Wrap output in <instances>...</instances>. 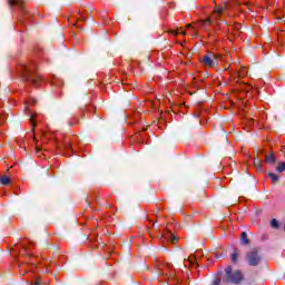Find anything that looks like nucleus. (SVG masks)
Instances as JSON below:
<instances>
[{
    "label": "nucleus",
    "instance_id": "1",
    "mask_svg": "<svg viewBox=\"0 0 285 285\" xmlns=\"http://www.w3.org/2000/svg\"><path fill=\"white\" fill-rule=\"evenodd\" d=\"M17 71L19 72L20 77H22L23 81L30 83V86H35L39 88L41 83H43V77L37 72V63L29 62V63H20L17 67Z\"/></svg>",
    "mask_w": 285,
    "mask_h": 285
},
{
    "label": "nucleus",
    "instance_id": "2",
    "mask_svg": "<svg viewBox=\"0 0 285 285\" xmlns=\"http://www.w3.org/2000/svg\"><path fill=\"white\" fill-rule=\"evenodd\" d=\"M156 269L159 279H163V282H168L170 278L175 279V269H173V264L158 261L156 263Z\"/></svg>",
    "mask_w": 285,
    "mask_h": 285
},
{
    "label": "nucleus",
    "instance_id": "3",
    "mask_svg": "<svg viewBox=\"0 0 285 285\" xmlns=\"http://www.w3.org/2000/svg\"><path fill=\"white\" fill-rule=\"evenodd\" d=\"M264 256L262 255V249L259 247H254L249 249L245 255V262L248 266L256 267L262 264Z\"/></svg>",
    "mask_w": 285,
    "mask_h": 285
},
{
    "label": "nucleus",
    "instance_id": "4",
    "mask_svg": "<svg viewBox=\"0 0 285 285\" xmlns=\"http://www.w3.org/2000/svg\"><path fill=\"white\" fill-rule=\"evenodd\" d=\"M222 14H224V8L217 9L216 11H214L212 18H207L206 20H204L205 26H213L214 35H217V32L222 30V20L219 19Z\"/></svg>",
    "mask_w": 285,
    "mask_h": 285
},
{
    "label": "nucleus",
    "instance_id": "5",
    "mask_svg": "<svg viewBox=\"0 0 285 285\" xmlns=\"http://www.w3.org/2000/svg\"><path fill=\"white\" fill-rule=\"evenodd\" d=\"M10 8H18L19 10V21L23 23L26 19H30V11L26 8L23 0H8Z\"/></svg>",
    "mask_w": 285,
    "mask_h": 285
},
{
    "label": "nucleus",
    "instance_id": "6",
    "mask_svg": "<svg viewBox=\"0 0 285 285\" xmlns=\"http://www.w3.org/2000/svg\"><path fill=\"white\" fill-rule=\"evenodd\" d=\"M225 279L232 284H239L244 282V274L239 269L233 272V266H227L225 268Z\"/></svg>",
    "mask_w": 285,
    "mask_h": 285
},
{
    "label": "nucleus",
    "instance_id": "7",
    "mask_svg": "<svg viewBox=\"0 0 285 285\" xmlns=\"http://www.w3.org/2000/svg\"><path fill=\"white\" fill-rule=\"evenodd\" d=\"M222 59L219 53L208 51L203 58L200 59V63L205 66V68H215L217 66V61Z\"/></svg>",
    "mask_w": 285,
    "mask_h": 285
},
{
    "label": "nucleus",
    "instance_id": "8",
    "mask_svg": "<svg viewBox=\"0 0 285 285\" xmlns=\"http://www.w3.org/2000/svg\"><path fill=\"white\" fill-rule=\"evenodd\" d=\"M89 242L90 248H106V244H104V240H101L99 237L95 238L94 236H90Z\"/></svg>",
    "mask_w": 285,
    "mask_h": 285
},
{
    "label": "nucleus",
    "instance_id": "9",
    "mask_svg": "<svg viewBox=\"0 0 285 285\" xmlns=\"http://www.w3.org/2000/svg\"><path fill=\"white\" fill-rule=\"evenodd\" d=\"M160 239H167V242H171V244H177V237L168 227H166V232L160 235Z\"/></svg>",
    "mask_w": 285,
    "mask_h": 285
},
{
    "label": "nucleus",
    "instance_id": "10",
    "mask_svg": "<svg viewBox=\"0 0 285 285\" xmlns=\"http://www.w3.org/2000/svg\"><path fill=\"white\" fill-rule=\"evenodd\" d=\"M22 250L24 253H28L29 250H32V248H35V242L26 238L21 244H20Z\"/></svg>",
    "mask_w": 285,
    "mask_h": 285
},
{
    "label": "nucleus",
    "instance_id": "11",
    "mask_svg": "<svg viewBox=\"0 0 285 285\" xmlns=\"http://www.w3.org/2000/svg\"><path fill=\"white\" fill-rule=\"evenodd\" d=\"M36 264L35 261H29L27 263H21L18 265L20 275H26L28 273V269H26V266H33Z\"/></svg>",
    "mask_w": 285,
    "mask_h": 285
},
{
    "label": "nucleus",
    "instance_id": "12",
    "mask_svg": "<svg viewBox=\"0 0 285 285\" xmlns=\"http://www.w3.org/2000/svg\"><path fill=\"white\" fill-rule=\"evenodd\" d=\"M240 244L243 246H248L250 244V239H248V234H246V232H242L240 234Z\"/></svg>",
    "mask_w": 285,
    "mask_h": 285
},
{
    "label": "nucleus",
    "instance_id": "13",
    "mask_svg": "<svg viewBox=\"0 0 285 285\" xmlns=\"http://www.w3.org/2000/svg\"><path fill=\"white\" fill-rule=\"evenodd\" d=\"M239 255H240L239 249L235 248L233 254L230 255V259H232L233 264H237V262H239Z\"/></svg>",
    "mask_w": 285,
    "mask_h": 285
},
{
    "label": "nucleus",
    "instance_id": "14",
    "mask_svg": "<svg viewBox=\"0 0 285 285\" xmlns=\"http://www.w3.org/2000/svg\"><path fill=\"white\" fill-rule=\"evenodd\" d=\"M265 164H275L277 161V158H275L274 154H269V155H265V159H264Z\"/></svg>",
    "mask_w": 285,
    "mask_h": 285
},
{
    "label": "nucleus",
    "instance_id": "15",
    "mask_svg": "<svg viewBox=\"0 0 285 285\" xmlns=\"http://www.w3.org/2000/svg\"><path fill=\"white\" fill-rule=\"evenodd\" d=\"M246 68H242L240 71H236L234 72V75H232V77H234V79H242V77H246Z\"/></svg>",
    "mask_w": 285,
    "mask_h": 285
},
{
    "label": "nucleus",
    "instance_id": "16",
    "mask_svg": "<svg viewBox=\"0 0 285 285\" xmlns=\"http://www.w3.org/2000/svg\"><path fill=\"white\" fill-rule=\"evenodd\" d=\"M36 117H37V114H32L29 119L32 131H35V128H37V121L35 120Z\"/></svg>",
    "mask_w": 285,
    "mask_h": 285
},
{
    "label": "nucleus",
    "instance_id": "17",
    "mask_svg": "<svg viewBox=\"0 0 285 285\" xmlns=\"http://www.w3.org/2000/svg\"><path fill=\"white\" fill-rule=\"evenodd\" d=\"M267 177H269V179H272L273 184H277L279 181V176H277L276 174L268 173Z\"/></svg>",
    "mask_w": 285,
    "mask_h": 285
},
{
    "label": "nucleus",
    "instance_id": "18",
    "mask_svg": "<svg viewBox=\"0 0 285 285\" xmlns=\"http://www.w3.org/2000/svg\"><path fill=\"white\" fill-rule=\"evenodd\" d=\"M62 148L67 150V153H72V144H70L68 140L63 142Z\"/></svg>",
    "mask_w": 285,
    "mask_h": 285
},
{
    "label": "nucleus",
    "instance_id": "19",
    "mask_svg": "<svg viewBox=\"0 0 285 285\" xmlns=\"http://www.w3.org/2000/svg\"><path fill=\"white\" fill-rule=\"evenodd\" d=\"M0 184H1L2 186H8V185L10 184V178H8V176H2V177L0 178Z\"/></svg>",
    "mask_w": 285,
    "mask_h": 285
},
{
    "label": "nucleus",
    "instance_id": "20",
    "mask_svg": "<svg viewBox=\"0 0 285 285\" xmlns=\"http://www.w3.org/2000/svg\"><path fill=\"white\" fill-rule=\"evenodd\" d=\"M254 166L257 170H262V160L259 158L254 159Z\"/></svg>",
    "mask_w": 285,
    "mask_h": 285
},
{
    "label": "nucleus",
    "instance_id": "21",
    "mask_svg": "<svg viewBox=\"0 0 285 285\" xmlns=\"http://www.w3.org/2000/svg\"><path fill=\"white\" fill-rule=\"evenodd\" d=\"M43 282H41V277L37 276L31 283L30 285H42Z\"/></svg>",
    "mask_w": 285,
    "mask_h": 285
},
{
    "label": "nucleus",
    "instance_id": "22",
    "mask_svg": "<svg viewBox=\"0 0 285 285\" xmlns=\"http://www.w3.org/2000/svg\"><path fill=\"white\" fill-rule=\"evenodd\" d=\"M277 173H284L285 170V163H279L276 167Z\"/></svg>",
    "mask_w": 285,
    "mask_h": 285
},
{
    "label": "nucleus",
    "instance_id": "23",
    "mask_svg": "<svg viewBox=\"0 0 285 285\" xmlns=\"http://www.w3.org/2000/svg\"><path fill=\"white\" fill-rule=\"evenodd\" d=\"M185 266H193L195 264V256L190 257L189 259L185 261Z\"/></svg>",
    "mask_w": 285,
    "mask_h": 285
},
{
    "label": "nucleus",
    "instance_id": "24",
    "mask_svg": "<svg viewBox=\"0 0 285 285\" xmlns=\"http://www.w3.org/2000/svg\"><path fill=\"white\" fill-rule=\"evenodd\" d=\"M271 226L272 228H279V222L274 218L271 220Z\"/></svg>",
    "mask_w": 285,
    "mask_h": 285
},
{
    "label": "nucleus",
    "instance_id": "25",
    "mask_svg": "<svg viewBox=\"0 0 285 285\" xmlns=\"http://www.w3.org/2000/svg\"><path fill=\"white\" fill-rule=\"evenodd\" d=\"M170 35H174L175 37H177V35H186V31H183L181 29H178L177 31L171 30Z\"/></svg>",
    "mask_w": 285,
    "mask_h": 285
},
{
    "label": "nucleus",
    "instance_id": "26",
    "mask_svg": "<svg viewBox=\"0 0 285 285\" xmlns=\"http://www.w3.org/2000/svg\"><path fill=\"white\" fill-rule=\"evenodd\" d=\"M234 30H236L237 32H239L242 30V23H234L233 24Z\"/></svg>",
    "mask_w": 285,
    "mask_h": 285
},
{
    "label": "nucleus",
    "instance_id": "27",
    "mask_svg": "<svg viewBox=\"0 0 285 285\" xmlns=\"http://www.w3.org/2000/svg\"><path fill=\"white\" fill-rule=\"evenodd\" d=\"M8 119V116L4 114H0V124H3Z\"/></svg>",
    "mask_w": 285,
    "mask_h": 285
},
{
    "label": "nucleus",
    "instance_id": "28",
    "mask_svg": "<svg viewBox=\"0 0 285 285\" xmlns=\"http://www.w3.org/2000/svg\"><path fill=\"white\" fill-rule=\"evenodd\" d=\"M219 284H222V278L220 277H216L214 279V282L212 283V285H219Z\"/></svg>",
    "mask_w": 285,
    "mask_h": 285
},
{
    "label": "nucleus",
    "instance_id": "29",
    "mask_svg": "<svg viewBox=\"0 0 285 285\" xmlns=\"http://www.w3.org/2000/svg\"><path fill=\"white\" fill-rule=\"evenodd\" d=\"M77 122H79V120H69V126H75Z\"/></svg>",
    "mask_w": 285,
    "mask_h": 285
},
{
    "label": "nucleus",
    "instance_id": "30",
    "mask_svg": "<svg viewBox=\"0 0 285 285\" xmlns=\"http://www.w3.org/2000/svg\"><path fill=\"white\" fill-rule=\"evenodd\" d=\"M106 253H107V255H110V253H112V250L111 249H107Z\"/></svg>",
    "mask_w": 285,
    "mask_h": 285
},
{
    "label": "nucleus",
    "instance_id": "31",
    "mask_svg": "<svg viewBox=\"0 0 285 285\" xmlns=\"http://www.w3.org/2000/svg\"><path fill=\"white\" fill-rule=\"evenodd\" d=\"M31 104H32V105L37 104V100H32Z\"/></svg>",
    "mask_w": 285,
    "mask_h": 285
},
{
    "label": "nucleus",
    "instance_id": "32",
    "mask_svg": "<svg viewBox=\"0 0 285 285\" xmlns=\"http://www.w3.org/2000/svg\"><path fill=\"white\" fill-rule=\"evenodd\" d=\"M39 153H41V149H37V155H39Z\"/></svg>",
    "mask_w": 285,
    "mask_h": 285
},
{
    "label": "nucleus",
    "instance_id": "33",
    "mask_svg": "<svg viewBox=\"0 0 285 285\" xmlns=\"http://www.w3.org/2000/svg\"><path fill=\"white\" fill-rule=\"evenodd\" d=\"M46 273H50V269L48 267L46 268Z\"/></svg>",
    "mask_w": 285,
    "mask_h": 285
},
{
    "label": "nucleus",
    "instance_id": "34",
    "mask_svg": "<svg viewBox=\"0 0 285 285\" xmlns=\"http://www.w3.org/2000/svg\"><path fill=\"white\" fill-rule=\"evenodd\" d=\"M225 8H230V6H228V3L225 4Z\"/></svg>",
    "mask_w": 285,
    "mask_h": 285
},
{
    "label": "nucleus",
    "instance_id": "35",
    "mask_svg": "<svg viewBox=\"0 0 285 285\" xmlns=\"http://www.w3.org/2000/svg\"><path fill=\"white\" fill-rule=\"evenodd\" d=\"M27 257H32V255L31 254H27Z\"/></svg>",
    "mask_w": 285,
    "mask_h": 285
},
{
    "label": "nucleus",
    "instance_id": "36",
    "mask_svg": "<svg viewBox=\"0 0 285 285\" xmlns=\"http://www.w3.org/2000/svg\"><path fill=\"white\" fill-rule=\"evenodd\" d=\"M187 28H191V24H187Z\"/></svg>",
    "mask_w": 285,
    "mask_h": 285
},
{
    "label": "nucleus",
    "instance_id": "37",
    "mask_svg": "<svg viewBox=\"0 0 285 285\" xmlns=\"http://www.w3.org/2000/svg\"><path fill=\"white\" fill-rule=\"evenodd\" d=\"M236 3V6H239V2H235Z\"/></svg>",
    "mask_w": 285,
    "mask_h": 285
}]
</instances>
